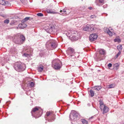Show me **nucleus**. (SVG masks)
Segmentation results:
<instances>
[{
	"label": "nucleus",
	"mask_w": 124,
	"mask_h": 124,
	"mask_svg": "<svg viewBox=\"0 0 124 124\" xmlns=\"http://www.w3.org/2000/svg\"><path fill=\"white\" fill-rule=\"evenodd\" d=\"M30 18V17H25L23 20V22H25L29 20Z\"/></svg>",
	"instance_id": "obj_32"
},
{
	"label": "nucleus",
	"mask_w": 124,
	"mask_h": 124,
	"mask_svg": "<svg viewBox=\"0 0 124 124\" xmlns=\"http://www.w3.org/2000/svg\"><path fill=\"white\" fill-rule=\"evenodd\" d=\"M90 17L91 18H95L96 17V16L94 15H93L90 16Z\"/></svg>",
	"instance_id": "obj_39"
},
{
	"label": "nucleus",
	"mask_w": 124,
	"mask_h": 124,
	"mask_svg": "<svg viewBox=\"0 0 124 124\" xmlns=\"http://www.w3.org/2000/svg\"><path fill=\"white\" fill-rule=\"evenodd\" d=\"M95 2L97 5L101 6L104 3V0H96Z\"/></svg>",
	"instance_id": "obj_12"
},
{
	"label": "nucleus",
	"mask_w": 124,
	"mask_h": 124,
	"mask_svg": "<svg viewBox=\"0 0 124 124\" xmlns=\"http://www.w3.org/2000/svg\"><path fill=\"white\" fill-rule=\"evenodd\" d=\"M52 33L56 31V30L54 29V27H53V29H52Z\"/></svg>",
	"instance_id": "obj_40"
},
{
	"label": "nucleus",
	"mask_w": 124,
	"mask_h": 124,
	"mask_svg": "<svg viewBox=\"0 0 124 124\" xmlns=\"http://www.w3.org/2000/svg\"><path fill=\"white\" fill-rule=\"evenodd\" d=\"M25 40V37L23 35L20 34L16 35L13 39V42L15 43L21 44H23Z\"/></svg>",
	"instance_id": "obj_1"
},
{
	"label": "nucleus",
	"mask_w": 124,
	"mask_h": 124,
	"mask_svg": "<svg viewBox=\"0 0 124 124\" xmlns=\"http://www.w3.org/2000/svg\"><path fill=\"white\" fill-rule=\"evenodd\" d=\"M70 118L71 120L74 121L75 120V118H76L74 115L71 113L70 115Z\"/></svg>",
	"instance_id": "obj_16"
},
{
	"label": "nucleus",
	"mask_w": 124,
	"mask_h": 124,
	"mask_svg": "<svg viewBox=\"0 0 124 124\" xmlns=\"http://www.w3.org/2000/svg\"><path fill=\"white\" fill-rule=\"evenodd\" d=\"M94 25L93 24L90 25L87 24L84 28L83 30L86 31H92L94 30Z\"/></svg>",
	"instance_id": "obj_9"
},
{
	"label": "nucleus",
	"mask_w": 124,
	"mask_h": 124,
	"mask_svg": "<svg viewBox=\"0 0 124 124\" xmlns=\"http://www.w3.org/2000/svg\"><path fill=\"white\" fill-rule=\"evenodd\" d=\"M46 46L47 47H50L51 49H55L57 47V45L55 40L51 39L46 42Z\"/></svg>",
	"instance_id": "obj_5"
},
{
	"label": "nucleus",
	"mask_w": 124,
	"mask_h": 124,
	"mask_svg": "<svg viewBox=\"0 0 124 124\" xmlns=\"http://www.w3.org/2000/svg\"><path fill=\"white\" fill-rule=\"evenodd\" d=\"M107 33L110 36H112L113 35L112 33L110 30Z\"/></svg>",
	"instance_id": "obj_33"
},
{
	"label": "nucleus",
	"mask_w": 124,
	"mask_h": 124,
	"mask_svg": "<svg viewBox=\"0 0 124 124\" xmlns=\"http://www.w3.org/2000/svg\"><path fill=\"white\" fill-rule=\"evenodd\" d=\"M38 70L39 72H42L43 70V67L42 66L38 67Z\"/></svg>",
	"instance_id": "obj_20"
},
{
	"label": "nucleus",
	"mask_w": 124,
	"mask_h": 124,
	"mask_svg": "<svg viewBox=\"0 0 124 124\" xmlns=\"http://www.w3.org/2000/svg\"><path fill=\"white\" fill-rule=\"evenodd\" d=\"M72 37H74V36H72Z\"/></svg>",
	"instance_id": "obj_47"
},
{
	"label": "nucleus",
	"mask_w": 124,
	"mask_h": 124,
	"mask_svg": "<svg viewBox=\"0 0 124 124\" xmlns=\"http://www.w3.org/2000/svg\"><path fill=\"white\" fill-rule=\"evenodd\" d=\"M71 34L72 33L70 32V33L69 32H68L66 33L67 36L68 37H70Z\"/></svg>",
	"instance_id": "obj_36"
},
{
	"label": "nucleus",
	"mask_w": 124,
	"mask_h": 124,
	"mask_svg": "<svg viewBox=\"0 0 124 124\" xmlns=\"http://www.w3.org/2000/svg\"><path fill=\"white\" fill-rule=\"evenodd\" d=\"M42 110L39 107H36L33 108L31 112L32 116L34 117H40L42 113Z\"/></svg>",
	"instance_id": "obj_2"
},
{
	"label": "nucleus",
	"mask_w": 124,
	"mask_h": 124,
	"mask_svg": "<svg viewBox=\"0 0 124 124\" xmlns=\"http://www.w3.org/2000/svg\"><path fill=\"white\" fill-rule=\"evenodd\" d=\"M110 30L107 28H104V31L105 32L107 33Z\"/></svg>",
	"instance_id": "obj_29"
},
{
	"label": "nucleus",
	"mask_w": 124,
	"mask_h": 124,
	"mask_svg": "<svg viewBox=\"0 0 124 124\" xmlns=\"http://www.w3.org/2000/svg\"><path fill=\"white\" fill-rule=\"evenodd\" d=\"M73 55L75 56V57L77 58H78L79 56V53L77 52H74V55Z\"/></svg>",
	"instance_id": "obj_21"
},
{
	"label": "nucleus",
	"mask_w": 124,
	"mask_h": 124,
	"mask_svg": "<svg viewBox=\"0 0 124 124\" xmlns=\"http://www.w3.org/2000/svg\"><path fill=\"white\" fill-rule=\"evenodd\" d=\"M9 20L8 19L5 20L4 21V23H5L8 24L9 23Z\"/></svg>",
	"instance_id": "obj_34"
},
{
	"label": "nucleus",
	"mask_w": 124,
	"mask_h": 124,
	"mask_svg": "<svg viewBox=\"0 0 124 124\" xmlns=\"http://www.w3.org/2000/svg\"><path fill=\"white\" fill-rule=\"evenodd\" d=\"M122 47L121 45H120L118 46H117V48L119 51H120L122 49Z\"/></svg>",
	"instance_id": "obj_27"
},
{
	"label": "nucleus",
	"mask_w": 124,
	"mask_h": 124,
	"mask_svg": "<svg viewBox=\"0 0 124 124\" xmlns=\"http://www.w3.org/2000/svg\"><path fill=\"white\" fill-rule=\"evenodd\" d=\"M99 53H96L94 58L97 61H100L102 59L101 55H104L106 54V51L104 49H101L99 51Z\"/></svg>",
	"instance_id": "obj_6"
},
{
	"label": "nucleus",
	"mask_w": 124,
	"mask_h": 124,
	"mask_svg": "<svg viewBox=\"0 0 124 124\" xmlns=\"http://www.w3.org/2000/svg\"><path fill=\"white\" fill-rule=\"evenodd\" d=\"M29 85L31 87H33L34 85V83L33 82H31V83H29Z\"/></svg>",
	"instance_id": "obj_28"
},
{
	"label": "nucleus",
	"mask_w": 124,
	"mask_h": 124,
	"mask_svg": "<svg viewBox=\"0 0 124 124\" xmlns=\"http://www.w3.org/2000/svg\"><path fill=\"white\" fill-rule=\"evenodd\" d=\"M99 102L100 105V108L102 110L103 107H104L105 105H104V103L102 101L100 100Z\"/></svg>",
	"instance_id": "obj_18"
},
{
	"label": "nucleus",
	"mask_w": 124,
	"mask_h": 124,
	"mask_svg": "<svg viewBox=\"0 0 124 124\" xmlns=\"http://www.w3.org/2000/svg\"><path fill=\"white\" fill-rule=\"evenodd\" d=\"M121 54V52L120 51H119V52L117 54V56H119L120 54Z\"/></svg>",
	"instance_id": "obj_43"
},
{
	"label": "nucleus",
	"mask_w": 124,
	"mask_h": 124,
	"mask_svg": "<svg viewBox=\"0 0 124 124\" xmlns=\"http://www.w3.org/2000/svg\"><path fill=\"white\" fill-rule=\"evenodd\" d=\"M9 2L7 1L3 0H0V4L3 5L8 6L9 5Z\"/></svg>",
	"instance_id": "obj_13"
},
{
	"label": "nucleus",
	"mask_w": 124,
	"mask_h": 124,
	"mask_svg": "<svg viewBox=\"0 0 124 124\" xmlns=\"http://www.w3.org/2000/svg\"><path fill=\"white\" fill-rule=\"evenodd\" d=\"M115 86V85L114 84H112L109 85L108 88H114Z\"/></svg>",
	"instance_id": "obj_26"
},
{
	"label": "nucleus",
	"mask_w": 124,
	"mask_h": 124,
	"mask_svg": "<svg viewBox=\"0 0 124 124\" xmlns=\"http://www.w3.org/2000/svg\"><path fill=\"white\" fill-rule=\"evenodd\" d=\"M119 66V64L117 63L115 64L114 65V68H115L116 70L118 69Z\"/></svg>",
	"instance_id": "obj_25"
},
{
	"label": "nucleus",
	"mask_w": 124,
	"mask_h": 124,
	"mask_svg": "<svg viewBox=\"0 0 124 124\" xmlns=\"http://www.w3.org/2000/svg\"><path fill=\"white\" fill-rule=\"evenodd\" d=\"M71 113L74 115L76 118L78 117L79 115L78 112L74 110H72Z\"/></svg>",
	"instance_id": "obj_15"
},
{
	"label": "nucleus",
	"mask_w": 124,
	"mask_h": 124,
	"mask_svg": "<svg viewBox=\"0 0 124 124\" xmlns=\"http://www.w3.org/2000/svg\"><path fill=\"white\" fill-rule=\"evenodd\" d=\"M74 49L71 47H69L67 51V53L68 55L72 56L74 55Z\"/></svg>",
	"instance_id": "obj_10"
},
{
	"label": "nucleus",
	"mask_w": 124,
	"mask_h": 124,
	"mask_svg": "<svg viewBox=\"0 0 124 124\" xmlns=\"http://www.w3.org/2000/svg\"><path fill=\"white\" fill-rule=\"evenodd\" d=\"M46 116L47 117H46V119H47L49 122H52L54 121V119L53 115L52 113L49 112H47L46 113Z\"/></svg>",
	"instance_id": "obj_7"
},
{
	"label": "nucleus",
	"mask_w": 124,
	"mask_h": 124,
	"mask_svg": "<svg viewBox=\"0 0 124 124\" xmlns=\"http://www.w3.org/2000/svg\"><path fill=\"white\" fill-rule=\"evenodd\" d=\"M94 88L95 90L98 91L101 89V87L100 86L97 85L94 86Z\"/></svg>",
	"instance_id": "obj_19"
},
{
	"label": "nucleus",
	"mask_w": 124,
	"mask_h": 124,
	"mask_svg": "<svg viewBox=\"0 0 124 124\" xmlns=\"http://www.w3.org/2000/svg\"><path fill=\"white\" fill-rule=\"evenodd\" d=\"M14 68L16 71L18 72H21L25 70L26 66L25 64L24 63L18 62L15 63Z\"/></svg>",
	"instance_id": "obj_3"
},
{
	"label": "nucleus",
	"mask_w": 124,
	"mask_h": 124,
	"mask_svg": "<svg viewBox=\"0 0 124 124\" xmlns=\"http://www.w3.org/2000/svg\"><path fill=\"white\" fill-rule=\"evenodd\" d=\"M21 25H22V26L24 25V26H23V27H25L26 26V25L25 24H24V23H23L22 24H19V26Z\"/></svg>",
	"instance_id": "obj_41"
},
{
	"label": "nucleus",
	"mask_w": 124,
	"mask_h": 124,
	"mask_svg": "<svg viewBox=\"0 0 124 124\" xmlns=\"http://www.w3.org/2000/svg\"><path fill=\"white\" fill-rule=\"evenodd\" d=\"M47 12L48 13H49L54 14L57 13V12H56L54 11L51 9L48 10H47Z\"/></svg>",
	"instance_id": "obj_17"
},
{
	"label": "nucleus",
	"mask_w": 124,
	"mask_h": 124,
	"mask_svg": "<svg viewBox=\"0 0 124 124\" xmlns=\"http://www.w3.org/2000/svg\"><path fill=\"white\" fill-rule=\"evenodd\" d=\"M102 109H103V114L108 112L109 110V108L105 106L103 107Z\"/></svg>",
	"instance_id": "obj_14"
},
{
	"label": "nucleus",
	"mask_w": 124,
	"mask_h": 124,
	"mask_svg": "<svg viewBox=\"0 0 124 124\" xmlns=\"http://www.w3.org/2000/svg\"><path fill=\"white\" fill-rule=\"evenodd\" d=\"M73 39L75 40L76 39V38H73Z\"/></svg>",
	"instance_id": "obj_46"
},
{
	"label": "nucleus",
	"mask_w": 124,
	"mask_h": 124,
	"mask_svg": "<svg viewBox=\"0 0 124 124\" xmlns=\"http://www.w3.org/2000/svg\"><path fill=\"white\" fill-rule=\"evenodd\" d=\"M114 41L115 42L121 41L120 39H114Z\"/></svg>",
	"instance_id": "obj_35"
},
{
	"label": "nucleus",
	"mask_w": 124,
	"mask_h": 124,
	"mask_svg": "<svg viewBox=\"0 0 124 124\" xmlns=\"http://www.w3.org/2000/svg\"><path fill=\"white\" fill-rule=\"evenodd\" d=\"M98 37V35L96 34H91L89 36V39L91 41H94L96 40Z\"/></svg>",
	"instance_id": "obj_11"
},
{
	"label": "nucleus",
	"mask_w": 124,
	"mask_h": 124,
	"mask_svg": "<svg viewBox=\"0 0 124 124\" xmlns=\"http://www.w3.org/2000/svg\"><path fill=\"white\" fill-rule=\"evenodd\" d=\"M90 92L91 96L92 97L94 95V93L93 90H90Z\"/></svg>",
	"instance_id": "obj_22"
},
{
	"label": "nucleus",
	"mask_w": 124,
	"mask_h": 124,
	"mask_svg": "<svg viewBox=\"0 0 124 124\" xmlns=\"http://www.w3.org/2000/svg\"><path fill=\"white\" fill-rule=\"evenodd\" d=\"M32 52V49L30 48L29 47L25 50L24 53L23 54L22 56L23 57H28L30 56V55H31V53Z\"/></svg>",
	"instance_id": "obj_8"
},
{
	"label": "nucleus",
	"mask_w": 124,
	"mask_h": 124,
	"mask_svg": "<svg viewBox=\"0 0 124 124\" xmlns=\"http://www.w3.org/2000/svg\"><path fill=\"white\" fill-rule=\"evenodd\" d=\"M37 15L39 16H43V15L41 13H38L37 14Z\"/></svg>",
	"instance_id": "obj_37"
},
{
	"label": "nucleus",
	"mask_w": 124,
	"mask_h": 124,
	"mask_svg": "<svg viewBox=\"0 0 124 124\" xmlns=\"http://www.w3.org/2000/svg\"><path fill=\"white\" fill-rule=\"evenodd\" d=\"M88 8V9L90 10H92L93 9V8H92V7H89Z\"/></svg>",
	"instance_id": "obj_44"
},
{
	"label": "nucleus",
	"mask_w": 124,
	"mask_h": 124,
	"mask_svg": "<svg viewBox=\"0 0 124 124\" xmlns=\"http://www.w3.org/2000/svg\"><path fill=\"white\" fill-rule=\"evenodd\" d=\"M66 8H64V9H63L62 10H61L60 11V12L61 13L62 12H63V13H66Z\"/></svg>",
	"instance_id": "obj_30"
},
{
	"label": "nucleus",
	"mask_w": 124,
	"mask_h": 124,
	"mask_svg": "<svg viewBox=\"0 0 124 124\" xmlns=\"http://www.w3.org/2000/svg\"><path fill=\"white\" fill-rule=\"evenodd\" d=\"M52 65L53 67L56 70L60 69L62 65L61 62L58 59H56L54 60L52 62Z\"/></svg>",
	"instance_id": "obj_4"
},
{
	"label": "nucleus",
	"mask_w": 124,
	"mask_h": 124,
	"mask_svg": "<svg viewBox=\"0 0 124 124\" xmlns=\"http://www.w3.org/2000/svg\"><path fill=\"white\" fill-rule=\"evenodd\" d=\"M17 23L16 21H12L10 23V24L11 25H13L16 24V23Z\"/></svg>",
	"instance_id": "obj_24"
},
{
	"label": "nucleus",
	"mask_w": 124,
	"mask_h": 124,
	"mask_svg": "<svg viewBox=\"0 0 124 124\" xmlns=\"http://www.w3.org/2000/svg\"><path fill=\"white\" fill-rule=\"evenodd\" d=\"M49 30V32L50 33H52V29H53V27H51L48 29Z\"/></svg>",
	"instance_id": "obj_31"
},
{
	"label": "nucleus",
	"mask_w": 124,
	"mask_h": 124,
	"mask_svg": "<svg viewBox=\"0 0 124 124\" xmlns=\"http://www.w3.org/2000/svg\"><path fill=\"white\" fill-rule=\"evenodd\" d=\"M112 66V64L111 63H109L108 65V67H111Z\"/></svg>",
	"instance_id": "obj_42"
},
{
	"label": "nucleus",
	"mask_w": 124,
	"mask_h": 124,
	"mask_svg": "<svg viewBox=\"0 0 124 124\" xmlns=\"http://www.w3.org/2000/svg\"><path fill=\"white\" fill-rule=\"evenodd\" d=\"M21 2L24 4L26 3V0H20Z\"/></svg>",
	"instance_id": "obj_38"
},
{
	"label": "nucleus",
	"mask_w": 124,
	"mask_h": 124,
	"mask_svg": "<svg viewBox=\"0 0 124 124\" xmlns=\"http://www.w3.org/2000/svg\"><path fill=\"white\" fill-rule=\"evenodd\" d=\"M87 105L88 106H90V103H88L87 104Z\"/></svg>",
	"instance_id": "obj_45"
},
{
	"label": "nucleus",
	"mask_w": 124,
	"mask_h": 124,
	"mask_svg": "<svg viewBox=\"0 0 124 124\" xmlns=\"http://www.w3.org/2000/svg\"><path fill=\"white\" fill-rule=\"evenodd\" d=\"M81 122L83 124H88V122L85 119H82Z\"/></svg>",
	"instance_id": "obj_23"
}]
</instances>
